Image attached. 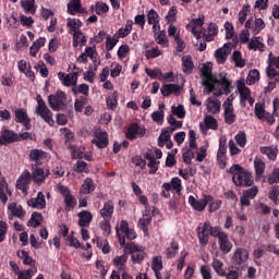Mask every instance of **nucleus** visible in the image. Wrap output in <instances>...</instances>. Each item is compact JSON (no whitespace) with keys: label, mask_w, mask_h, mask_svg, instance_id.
I'll return each mask as SVG.
<instances>
[{"label":"nucleus","mask_w":279,"mask_h":279,"mask_svg":"<svg viewBox=\"0 0 279 279\" xmlns=\"http://www.w3.org/2000/svg\"><path fill=\"white\" fill-rule=\"evenodd\" d=\"M58 77L63 84V86H76L77 85V73L73 72L70 74H66L64 72H59Z\"/></svg>","instance_id":"aec40b11"},{"label":"nucleus","mask_w":279,"mask_h":279,"mask_svg":"<svg viewBox=\"0 0 279 279\" xmlns=\"http://www.w3.org/2000/svg\"><path fill=\"white\" fill-rule=\"evenodd\" d=\"M8 210L10 221H12L14 217H17V219H23V217H25V210H23V207L16 203L9 204Z\"/></svg>","instance_id":"412c9836"},{"label":"nucleus","mask_w":279,"mask_h":279,"mask_svg":"<svg viewBox=\"0 0 279 279\" xmlns=\"http://www.w3.org/2000/svg\"><path fill=\"white\" fill-rule=\"evenodd\" d=\"M196 230L201 247H206L209 241L210 222H201Z\"/></svg>","instance_id":"1a4fd4ad"},{"label":"nucleus","mask_w":279,"mask_h":279,"mask_svg":"<svg viewBox=\"0 0 279 279\" xmlns=\"http://www.w3.org/2000/svg\"><path fill=\"white\" fill-rule=\"evenodd\" d=\"M217 34H219V28L217 27V24L215 23L209 24L207 31H205L204 33L205 40H207V43H213Z\"/></svg>","instance_id":"4c0bfd02"},{"label":"nucleus","mask_w":279,"mask_h":279,"mask_svg":"<svg viewBox=\"0 0 279 279\" xmlns=\"http://www.w3.org/2000/svg\"><path fill=\"white\" fill-rule=\"evenodd\" d=\"M236 90L240 95L241 106H245L246 101L250 104V106H254L252 93L250 92V88L245 86V80L241 78L236 82Z\"/></svg>","instance_id":"0eeeda50"},{"label":"nucleus","mask_w":279,"mask_h":279,"mask_svg":"<svg viewBox=\"0 0 279 279\" xmlns=\"http://www.w3.org/2000/svg\"><path fill=\"white\" fill-rule=\"evenodd\" d=\"M17 69L20 71V73H24V75L26 77H28V80H31V82H34L35 75H34V72L32 71V65L27 61H25V60L19 61Z\"/></svg>","instance_id":"a878e982"},{"label":"nucleus","mask_w":279,"mask_h":279,"mask_svg":"<svg viewBox=\"0 0 279 279\" xmlns=\"http://www.w3.org/2000/svg\"><path fill=\"white\" fill-rule=\"evenodd\" d=\"M213 269L218 274V276H226V270L223 269V262L218 258H214L211 264Z\"/></svg>","instance_id":"e2e57ef3"},{"label":"nucleus","mask_w":279,"mask_h":279,"mask_svg":"<svg viewBox=\"0 0 279 279\" xmlns=\"http://www.w3.org/2000/svg\"><path fill=\"white\" fill-rule=\"evenodd\" d=\"M31 183H32V173L25 170L22 172V174L16 181V189H19L20 191H23V193H26L27 186H29Z\"/></svg>","instance_id":"6ab92c4d"},{"label":"nucleus","mask_w":279,"mask_h":279,"mask_svg":"<svg viewBox=\"0 0 279 279\" xmlns=\"http://www.w3.org/2000/svg\"><path fill=\"white\" fill-rule=\"evenodd\" d=\"M92 144L98 147V149H105V147H108V133L100 130L96 131Z\"/></svg>","instance_id":"f3484780"},{"label":"nucleus","mask_w":279,"mask_h":279,"mask_svg":"<svg viewBox=\"0 0 279 279\" xmlns=\"http://www.w3.org/2000/svg\"><path fill=\"white\" fill-rule=\"evenodd\" d=\"M201 131L206 132V130H217V119L213 116H205L204 122L199 124Z\"/></svg>","instance_id":"2f4dec72"},{"label":"nucleus","mask_w":279,"mask_h":279,"mask_svg":"<svg viewBox=\"0 0 279 279\" xmlns=\"http://www.w3.org/2000/svg\"><path fill=\"white\" fill-rule=\"evenodd\" d=\"M151 269L155 272L156 278L160 276V270L162 269V256H155L153 258Z\"/></svg>","instance_id":"13d9d810"},{"label":"nucleus","mask_w":279,"mask_h":279,"mask_svg":"<svg viewBox=\"0 0 279 279\" xmlns=\"http://www.w3.org/2000/svg\"><path fill=\"white\" fill-rule=\"evenodd\" d=\"M252 23L253 20L248 19L245 22L246 29L242 31V33L240 34V41L242 43V45H245V43H250V28L252 27Z\"/></svg>","instance_id":"09e8293b"},{"label":"nucleus","mask_w":279,"mask_h":279,"mask_svg":"<svg viewBox=\"0 0 279 279\" xmlns=\"http://www.w3.org/2000/svg\"><path fill=\"white\" fill-rule=\"evenodd\" d=\"M29 159L37 165H41L43 160H49V154L40 149H32L29 153Z\"/></svg>","instance_id":"393cba45"},{"label":"nucleus","mask_w":279,"mask_h":279,"mask_svg":"<svg viewBox=\"0 0 279 279\" xmlns=\"http://www.w3.org/2000/svg\"><path fill=\"white\" fill-rule=\"evenodd\" d=\"M27 206L31 208H36L37 210H45V208H47L45 194L43 192H38L36 197L29 198L27 201Z\"/></svg>","instance_id":"dca6fc26"},{"label":"nucleus","mask_w":279,"mask_h":279,"mask_svg":"<svg viewBox=\"0 0 279 279\" xmlns=\"http://www.w3.org/2000/svg\"><path fill=\"white\" fill-rule=\"evenodd\" d=\"M106 101H107V108L109 110H114L119 105V95L117 94V92H113L112 94L108 95L106 97Z\"/></svg>","instance_id":"8fccbe9b"},{"label":"nucleus","mask_w":279,"mask_h":279,"mask_svg":"<svg viewBox=\"0 0 279 279\" xmlns=\"http://www.w3.org/2000/svg\"><path fill=\"white\" fill-rule=\"evenodd\" d=\"M229 173L233 175L232 181L235 186H252L254 184L252 172L245 171L240 165H233L229 169Z\"/></svg>","instance_id":"f03ea898"},{"label":"nucleus","mask_w":279,"mask_h":279,"mask_svg":"<svg viewBox=\"0 0 279 279\" xmlns=\"http://www.w3.org/2000/svg\"><path fill=\"white\" fill-rule=\"evenodd\" d=\"M72 93L77 95H84V97H88L90 95V87L87 84H81L78 86L74 85L72 87Z\"/></svg>","instance_id":"c03bdc74"},{"label":"nucleus","mask_w":279,"mask_h":279,"mask_svg":"<svg viewBox=\"0 0 279 279\" xmlns=\"http://www.w3.org/2000/svg\"><path fill=\"white\" fill-rule=\"evenodd\" d=\"M129 255L128 253H123L122 255H117L113 258V265L119 269V271H125V263H128Z\"/></svg>","instance_id":"c9c22d12"},{"label":"nucleus","mask_w":279,"mask_h":279,"mask_svg":"<svg viewBox=\"0 0 279 279\" xmlns=\"http://www.w3.org/2000/svg\"><path fill=\"white\" fill-rule=\"evenodd\" d=\"M35 114L40 117L48 125H53V112L47 107V104L43 100V96L40 95H37Z\"/></svg>","instance_id":"20e7f679"},{"label":"nucleus","mask_w":279,"mask_h":279,"mask_svg":"<svg viewBox=\"0 0 279 279\" xmlns=\"http://www.w3.org/2000/svg\"><path fill=\"white\" fill-rule=\"evenodd\" d=\"M230 53H232V44H225L221 48H218L214 53L217 64L227 62Z\"/></svg>","instance_id":"9b49d317"},{"label":"nucleus","mask_w":279,"mask_h":279,"mask_svg":"<svg viewBox=\"0 0 279 279\" xmlns=\"http://www.w3.org/2000/svg\"><path fill=\"white\" fill-rule=\"evenodd\" d=\"M48 102L56 112L66 108V94L62 90H57L56 94L48 96Z\"/></svg>","instance_id":"39448f33"},{"label":"nucleus","mask_w":279,"mask_h":279,"mask_svg":"<svg viewBox=\"0 0 279 279\" xmlns=\"http://www.w3.org/2000/svg\"><path fill=\"white\" fill-rule=\"evenodd\" d=\"M265 29V21L260 17H256L253 24V34L256 36Z\"/></svg>","instance_id":"774afa93"},{"label":"nucleus","mask_w":279,"mask_h":279,"mask_svg":"<svg viewBox=\"0 0 279 279\" xmlns=\"http://www.w3.org/2000/svg\"><path fill=\"white\" fill-rule=\"evenodd\" d=\"M73 34V47H80L82 45L83 47L86 45V36L82 31H76Z\"/></svg>","instance_id":"de8ad7c7"},{"label":"nucleus","mask_w":279,"mask_h":279,"mask_svg":"<svg viewBox=\"0 0 279 279\" xmlns=\"http://www.w3.org/2000/svg\"><path fill=\"white\" fill-rule=\"evenodd\" d=\"M206 17L204 15H199L197 19H193L187 25L186 29L199 40L202 38V27L204 26V21Z\"/></svg>","instance_id":"9d476101"},{"label":"nucleus","mask_w":279,"mask_h":279,"mask_svg":"<svg viewBox=\"0 0 279 279\" xmlns=\"http://www.w3.org/2000/svg\"><path fill=\"white\" fill-rule=\"evenodd\" d=\"M93 191H95V182H93V179L90 178L85 179L84 183L80 189V193H82L83 195H90Z\"/></svg>","instance_id":"a19ab883"},{"label":"nucleus","mask_w":279,"mask_h":279,"mask_svg":"<svg viewBox=\"0 0 279 279\" xmlns=\"http://www.w3.org/2000/svg\"><path fill=\"white\" fill-rule=\"evenodd\" d=\"M99 213L102 219H112V215H114V203L112 201L106 202Z\"/></svg>","instance_id":"c756f323"},{"label":"nucleus","mask_w":279,"mask_h":279,"mask_svg":"<svg viewBox=\"0 0 279 279\" xmlns=\"http://www.w3.org/2000/svg\"><path fill=\"white\" fill-rule=\"evenodd\" d=\"M43 223V214L33 213L27 222L28 228H38Z\"/></svg>","instance_id":"3c124183"},{"label":"nucleus","mask_w":279,"mask_h":279,"mask_svg":"<svg viewBox=\"0 0 279 279\" xmlns=\"http://www.w3.org/2000/svg\"><path fill=\"white\" fill-rule=\"evenodd\" d=\"M210 202H213V196H204L198 201L193 195L189 196L190 206H192V208L198 213H202V210H204L206 205L210 204Z\"/></svg>","instance_id":"ddd939ff"},{"label":"nucleus","mask_w":279,"mask_h":279,"mask_svg":"<svg viewBox=\"0 0 279 279\" xmlns=\"http://www.w3.org/2000/svg\"><path fill=\"white\" fill-rule=\"evenodd\" d=\"M226 72L219 73L215 78L211 77V84L207 87L204 93L206 95L214 94L215 97H221V95H228L230 93V81L226 77Z\"/></svg>","instance_id":"f257e3e1"},{"label":"nucleus","mask_w":279,"mask_h":279,"mask_svg":"<svg viewBox=\"0 0 279 279\" xmlns=\"http://www.w3.org/2000/svg\"><path fill=\"white\" fill-rule=\"evenodd\" d=\"M36 274H38V268L32 267L31 269L20 271L17 279H32Z\"/></svg>","instance_id":"052dcab7"},{"label":"nucleus","mask_w":279,"mask_h":279,"mask_svg":"<svg viewBox=\"0 0 279 279\" xmlns=\"http://www.w3.org/2000/svg\"><path fill=\"white\" fill-rule=\"evenodd\" d=\"M144 134H146L145 126L133 123L128 129L126 138L134 141V138H143Z\"/></svg>","instance_id":"a211bd4d"},{"label":"nucleus","mask_w":279,"mask_h":279,"mask_svg":"<svg viewBox=\"0 0 279 279\" xmlns=\"http://www.w3.org/2000/svg\"><path fill=\"white\" fill-rule=\"evenodd\" d=\"M78 217V226L81 228H88L90 226V221H93V214L88 210H83L77 214Z\"/></svg>","instance_id":"cd10ccee"},{"label":"nucleus","mask_w":279,"mask_h":279,"mask_svg":"<svg viewBox=\"0 0 279 279\" xmlns=\"http://www.w3.org/2000/svg\"><path fill=\"white\" fill-rule=\"evenodd\" d=\"M125 250L130 251L131 254V260L134 264L143 263L145 259V248L141 245L129 243L125 245Z\"/></svg>","instance_id":"6e6552de"},{"label":"nucleus","mask_w":279,"mask_h":279,"mask_svg":"<svg viewBox=\"0 0 279 279\" xmlns=\"http://www.w3.org/2000/svg\"><path fill=\"white\" fill-rule=\"evenodd\" d=\"M117 236L121 247L125 246V239L129 241H134L136 239V231L130 228L126 220H121L116 227Z\"/></svg>","instance_id":"7ed1b4c3"},{"label":"nucleus","mask_w":279,"mask_h":279,"mask_svg":"<svg viewBox=\"0 0 279 279\" xmlns=\"http://www.w3.org/2000/svg\"><path fill=\"white\" fill-rule=\"evenodd\" d=\"M16 141V134L12 131H4L0 135V147L1 145H8V143H14Z\"/></svg>","instance_id":"79ce46f5"},{"label":"nucleus","mask_w":279,"mask_h":279,"mask_svg":"<svg viewBox=\"0 0 279 279\" xmlns=\"http://www.w3.org/2000/svg\"><path fill=\"white\" fill-rule=\"evenodd\" d=\"M88 104V98L86 96H81L74 100V109L76 112H83L84 106Z\"/></svg>","instance_id":"0e129e2a"},{"label":"nucleus","mask_w":279,"mask_h":279,"mask_svg":"<svg viewBox=\"0 0 279 279\" xmlns=\"http://www.w3.org/2000/svg\"><path fill=\"white\" fill-rule=\"evenodd\" d=\"M266 75L270 80L279 82V57H274V53L268 56V66L266 69Z\"/></svg>","instance_id":"423d86ee"},{"label":"nucleus","mask_w":279,"mask_h":279,"mask_svg":"<svg viewBox=\"0 0 279 279\" xmlns=\"http://www.w3.org/2000/svg\"><path fill=\"white\" fill-rule=\"evenodd\" d=\"M226 140H220L219 149L217 153L218 165L221 169H226Z\"/></svg>","instance_id":"bb28decb"},{"label":"nucleus","mask_w":279,"mask_h":279,"mask_svg":"<svg viewBox=\"0 0 279 279\" xmlns=\"http://www.w3.org/2000/svg\"><path fill=\"white\" fill-rule=\"evenodd\" d=\"M17 258H21L23 260L24 265H29L31 267H36V260H34L31 256L29 253L26 251H17Z\"/></svg>","instance_id":"a18cd8bd"},{"label":"nucleus","mask_w":279,"mask_h":279,"mask_svg":"<svg viewBox=\"0 0 279 279\" xmlns=\"http://www.w3.org/2000/svg\"><path fill=\"white\" fill-rule=\"evenodd\" d=\"M49 170L37 168L33 171V180L35 184H43L47 178H49Z\"/></svg>","instance_id":"c85d7f7f"},{"label":"nucleus","mask_w":279,"mask_h":279,"mask_svg":"<svg viewBox=\"0 0 279 279\" xmlns=\"http://www.w3.org/2000/svg\"><path fill=\"white\" fill-rule=\"evenodd\" d=\"M251 8L252 7H250V4H244L242 7V10L239 12V17H238L240 25H243V23H245V21L247 20V15L251 12Z\"/></svg>","instance_id":"680f3d73"},{"label":"nucleus","mask_w":279,"mask_h":279,"mask_svg":"<svg viewBox=\"0 0 279 279\" xmlns=\"http://www.w3.org/2000/svg\"><path fill=\"white\" fill-rule=\"evenodd\" d=\"M151 209H144L142 218H140L137 226L143 230L145 236L149 234V225L151 223Z\"/></svg>","instance_id":"2eb2a0df"},{"label":"nucleus","mask_w":279,"mask_h":279,"mask_svg":"<svg viewBox=\"0 0 279 279\" xmlns=\"http://www.w3.org/2000/svg\"><path fill=\"white\" fill-rule=\"evenodd\" d=\"M93 243H96L97 247L101 250L102 254H110V243L104 239L99 240V238L93 239Z\"/></svg>","instance_id":"603ef678"},{"label":"nucleus","mask_w":279,"mask_h":279,"mask_svg":"<svg viewBox=\"0 0 279 279\" xmlns=\"http://www.w3.org/2000/svg\"><path fill=\"white\" fill-rule=\"evenodd\" d=\"M201 75L203 77V86L206 88H210L213 84V63L207 62L204 63L201 68Z\"/></svg>","instance_id":"f8f14e48"},{"label":"nucleus","mask_w":279,"mask_h":279,"mask_svg":"<svg viewBox=\"0 0 279 279\" xmlns=\"http://www.w3.org/2000/svg\"><path fill=\"white\" fill-rule=\"evenodd\" d=\"M231 60L238 69H243L245 66V59H243L240 51L235 50L231 56Z\"/></svg>","instance_id":"6e6d98bb"},{"label":"nucleus","mask_w":279,"mask_h":279,"mask_svg":"<svg viewBox=\"0 0 279 279\" xmlns=\"http://www.w3.org/2000/svg\"><path fill=\"white\" fill-rule=\"evenodd\" d=\"M134 25V22L128 21L125 24V27L120 28L116 34V38H125V36H130L132 32V26Z\"/></svg>","instance_id":"37998d69"},{"label":"nucleus","mask_w":279,"mask_h":279,"mask_svg":"<svg viewBox=\"0 0 279 279\" xmlns=\"http://www.w3.org/2000/svg\"><path fill=\"white\" fill-rule=\"evenodd\" d=\"M260 153L264 154L265 156H267V158H269V160H276V158L278 157V148L274 147V146L260 147Z\"/></svg>","instance_id":"49530a36"},{"label":"nucleus","mask_w":279,"mask_h":279,"mask_svg":"<svg viewBox=\"0 0 279 279\" xmlns=\"http://www.w3.org/2000/svg\"><path fill=\"white\" fill-rule=\"evenodd\" d=\"M66 12L71 16H75L76 14H83V12H86V10L84 8H82L81 0H70L68 3Z\"/></svg>","instance_id":"b1692460"},{"label":"nucleus","mask_w":279,"mask_h":279,"mask_svg":"<svg viewBox=\"0 0 279 279\" xmlns=\"http://www.w3.org/2000/svg\"><path fill=\"white\" fill-rule=\"evenodd\" d=\"M144 56L147 60H151L154 58H160V56H162V50H160V48L158 47H153L150 49H146L144 51Z\"/></svg>","instance_id":"4d7b16f0"},{"label":"nucleus","mask_w":279,"mask_h":279,"mask_svg":"<svg viewBox=\"0 0 279 279\" xmlns=\"http://www.w3.org/2000/svg\"><path fill=\"white\" fill-rule=\"evenodd\" d=\"M163 191H172V193H182V180L180 178L174 177L170 182L162 184Z\"/></svg>","instance_id":"4be33fe9"},{"label":"nucleus","mask_w":279,"mask_h":279,"mask_svg":"<svg viewBox=\"0 0 279 279\" xmlns=\"http://www.w3.org/2000/svg\"><path fill=\"white\" fill-rule=\"evenodd\" d=\"M171 113L178 117V119H184V117H186V109H184L182 105L172 106Z\"/></svg>","instance_id":"69168bd1"},{"label":"nucleus","mask_w":279,"mask_h":279,"mask_svg":"<svg viewBox=\"0 0 279 279\" xmlns=\"http://www.w3.org/2000/svg\"><path fill=\"white\" fill-rule=\"evenodd\" d=\"M250 258V252L245 248H236L233 253V260L236 265H243Z\"/></svg>","instance_id":"473e14b6"},{"label":"nucleus","mask_w":279,"mask_h":279,"mask_svg":"<svg viewBox=\"0 0 279 279\" xmlns=\"http://www.w3.org/2000/svg\"><path fill=\"white\" fill-rule=\"evenodd\" d=\"M171 93H174L175 95H178V93H180V86L175 84H169V85H163L161 87V95H163V97H169Z\"/></svg>","instance_id":"864d4df0"},{"label":"nucleus","mask_w":279,"mask_h":279,"mask_svg":"<svg viewBox=\"0 0 279 279\" xmlns=\"http://www.w3.org/2000/svg\"><path fill=\"white\" fill-rule=\"evenodd\" d=\"M254 169H255V178L256 180H260L265 174V162L260 158L254 159Z\"/></svg>","instance_id":"58836bf2"},{"label":"nucleus","mask_w":279,"mask_h":279,"mask_svg":"<svg viewBox=\"0 0 279 279\" xmlns=\"http://www.w3.org/2000/svg\"><path fill=\"white\" fill-rule=\"evenodd\" d=\"M8 195H12V192L8 189L5 179L0 177V199L2 204H8Z\"/></svg>","instance_id":"f704fd0d"},{"label":"nucleus","mask_w":279,"mask_h":279,"mask_svg":"<svg viewBox=\"0 0 279 279\" xmlns=\"http://www.w3.org/2000/svg\"><path fill=\"white\" fill-rule=\"evenodd\" d=\"M218 245L222 254H230L232 252V242H230L228 233L218 239Z\"/></svg>","instance_id":"7c9ffc66"},{"label":"nucleus","mask_w":279,"mask_h":279,"mask_svg":"<svg viewBox=\"0 0 279 279\" xmlns=\"http://www.w3.org/2000/svg\"><path fill=\"white\" fill-rule=\"evenodd\" d=\"M247 47L253 51H265V44L260 41V37H252Z\"/></svg>","instance_id":"ea45409f"},{"label":"nucleus","mask_w":279,"mask_h":279,"mask_svg":"<svg viewBox=\"0 0 279 279\" xmlns=\"http://www.w3.org/2000/svg\"><path fill=\"white\" fill-rule=\"evenodd\" d=\"M182 69L183 73H193L194 64L193 59L190 56H184L182 58Z\"/></svg>","instance_id":"5fc2aeb1"},{"label":"nucleus","mask_w":279,"mask_h":279,"mask_svg":"<svg viewBox=\"0 0 279 279\" xmlns=\"http://www.w3.org/2000/svg\"><path fill=\"white\" fill-rule=\"evenodd\" d=\"M66 27L69 29V34H73L75 32H80L82 27V21L75 17H68L66 19Z\"/></svg>","instance_id":"72a5a7b5"},{"label":"nucleus","mask_w":279,"mask_h":279,"mask_svg":"<svg viewBox=\"0 0 279 279\" xmlns=\"http://www.w3.org/2000/svg\"><path fill=\"white\" fill-rule=\"evenodd\" d=\"M260 80V72H258L257 69L250 70L248 75L246 77V84L248 86L254 85L255 82H258Z\"/></svg>","instance_id":"bf43d9fd"},{"label":"nucleus","mask_w":279,"mask_h":279,"mask_svg":"<svg viewBox=\"0 0 279 279\" xmlns=\"http://www.w3.org/2000/svg\"><path fill=\"white\" fill-rule=\"evenodd\" d=\"M235 142L239 147L242 149L247 145V135L245 134V131H240L235 136Z\"/></svg>","instance_id":"338daca9"},{"label":"nucleus","mask_w":279,"mask_h":279,"mask_svg":"<svg viewBox=\"0 0 279 279\" xmlns=\"http://www.w3.org/2000/svg\"><path fill=\"white\" fill-rule=\"evenodd\" d=\"M20 3L25 14H36V0H21Z\"/></svg>","instance_id":"e433bc0d"},{"label":"nucleus","mask_w":279,"mask_h":279,"mask_svg":"<svg viewBox=\"0 0 279 279\" xmlns=\"http://www.w3.org/2000/svg\"><path fill=\"white\" fill-rule=\"evenodd\" d=\"M15 114V121L16 123H23V125L26 128V130H29L32 128L29 116H27V111L25 109H16L14 111Z\"/></svg>","instance_id":"5701e85b"},{"label":"nucleus","mask_w":279,"mask_h":279,"mask_svg":"<svg viewBox=\"0 0 279 279\" xmlns=\"http://www.w3.org/2000/svg\"><path fill=\"white\" fill-rule=\"evenodd\" d=\"M205 107L209 114H219L221 112V100L215 96H210L205 100Z\"/></svg>","instance_id":"4468645a"}]
</instances>
